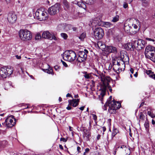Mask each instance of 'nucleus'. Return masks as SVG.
<instances>
[{"instance_id": "nucleus-8", "label": "nucleus", "mask_w": 155, "mask_h": 155, "mask_svg": "<svg viewBox=\"0 0 155 155\" xmlns=\"http://www.w3.org/2000/svg\"><path fill=\"white\" fill-rule=\"evenodd\" d=\"M5 122L7 127L11 128L15 124L16 119L14 118V116L11 115L5 119Z\"/></svg>"}, {"instance_id": "nucleus-46", "label": "nucleus", "mask_w": 155, "mask_h": 155, "mask_svg": "<svg viewBox=\"0 0 155 155\" xmlns=\"http://www.w3.org/2000/svg\"><path fill=\"white\" fill-rule=\"evenodd\" d=\"M61 61L62 62V64L65 67H68V65L65 62L63 61L62 60H61Z\"/></svg>"}, {"instance_id": "nucleus-20", "label": "nucleus", "mask_w": 155, "mask_h": 155, "mask_svg": "<svg viewBox=\"0 0 155 155\" xmlns=\"http://www.w3.org/2000/svg\"><path fill=\"white\" fill-rule=\"evenodd\" d=\"M113 67L114 70L118 74L120 72L124 69H123L122 68L119 66L115 64L114 63V62L113 61Z\"/></svg>"}, {"instance_id": "nucleus-1", "label": "nucleus", "mask_w": 155, "mask_h": 155, "mask_svg": "<svg viewBox=\"0 0 155 155\" xmlns=\"http://www.w3.org/2000/svg\"><path fill=\"white\" fill-rule=\"evenodd\" d=\"M111 80L109 77H101V80L102 84L101 86V94L102 97L101 98V101H102L103 97L106 91V88L109 85V83Z\"/></svg>"}, {"instance_id": "nucleus-55", "label": "nucleus", "mask_w": 155, "mask_h": 155, "mask_svg": "<svg viewBox=\"0 0 155 155\" xmlns=\"http://www.w3.org/2000/svg\"><path fill=\"white\" fill-rule=\"evenodd\" d=\"M50 39H54V40H57V38H56V37L54 36H51V38Z\"/></svg>"}, {"instance_id": "nucleus-57", "label": "nucleus", "mask_w": 155, "mask_h": 155, "mask_svg": "<svg viewBox=\"0 0 155 155\" xmlns=\"http://www.w3.org/2000/svg\"><path fill=\"white\" fill-rule=\"evenodd\" d=\"M85 53V54H87L88 53V51L86 49H84V51H83Z\"/></svg>"}, {"instance_id": "nucleus-17", "label": "nucleus", "mask_w": 155, "mask_h": 155, "mask_svg": "<svg viewBox=\"0 0 155 155\" xmlns=\"http://www.w3.org/2000/svg\"><path fill=\"white\" fill-rule=\"evenodd\" d=\"M134 39H132L130 42L128 43L125 45L126 48L127 50L134 51L135 49Z\"/></svg>"}, {"instance_id": "nucleus-2", "label": "nucleus", "mask_w": 155, "mask_h": 155, "mask_svg": "<svg viewBox=\"0 0 155 155\" xmlns=\"http://www.w3.org/2000/svg\"><path fill=\"white\" fill-rule=\"evenodd\" d=\"M21 39L23 41H27L31 40L32 35L31 32L26 29H21L18 33Z\"/></svg>"}, {"instance_id": "nucleus-61", "label": "nucleus", "mask_w": 155, "mask_h": 155, "mask_svg": "<svg viewBox=\"0 0 155 155\" xmlns=\"http://www.w3.org/2000/svg\"><path fill=\"white\" fill-rule=\"evenodd\" d=\"M144 104V102H142L140 104V106L139 107V108H140L141 107L143 106V105Z\"/></svg>"}, {"instance_id": "nucleus-43", "label": "nucleus", "mask_w": 155, "mask_h": 155, "mask_svg": "<svg viewBox=\"0 0 155 155\" xmlns=\"http://www.w3.org/2000/svg\"><path fill=\"white\" fill-rule=\"evenodd\" d=\"M90 151V149L88 148H87L85 149V151L83 155H86L87 153H88Z\"/></svg>"}, {"instance_id": "nucleus-52", "label": "nucleus", "mask_w": 155, "mask_h": 155, "mask_svg": "<svg viewBox=\"0 0 155 155\" xmlns=\"http://www.w3.org/2000/svg\"><path fill=\"white\" fill-rule=\"evenodd\" d=\"M84 77L85 78H86L87 79H88L89 78H90V76L89 74H85L84 75Z\"/></svg>"}, {"instance_id": "nucleus-60", "label": "nucleus", "mask_w": 155, "mask_h": 155, "mask_svg": "<svg viewBox=\"0 0 155 155\" xmlns=\"http://www.w3.org/2000/svg\"><path fill=\"white\" fill-rule=\"evenodd\" d=\"M15 57L17 59H21V57L20 56H18V55H16L15 56Z\"/></svg>"}, {"instance_id": "nucleus-63", "label": "nucleus", "mask_w": 155, "mask_h": 155, "mask_svg": "<svg viewBox=\"0 0 155 155\" xmlns=\"http://www.w3.org/2000/svg\"><path fill=\"white\" fill-rule=\"evenodd\" d=\"M136 22H137V25H140V22L137 19H136Z\"/></svg>"}, {"instance_id": "nucleus-41", "label": "nucleus", "mask_w": 155, "mask_h": 155, "mask_svg": "<svg viewBox=\"0 0 155 155\" xmlns=\"http://www.w3.org/2000/svg\"><path fill=\"white\" fill-rule=\"evenodd\" d=\"M41 36L39 34H37L35 36V38L36 40H39L41 38Z\"/></svg>"}, {"instance_id": "nucleus-54", "label": "nucleus", "mask_w": 155, "mask_h": 155, "mask_svg": "<svg viewBox=\"0 0 155 155\" xmlns=\"http://www.w3.org/2000/svg\"><path fill=\"white\" fill-rule=\"evenodd\" d=\"M72 29L73 31H78V28L76 27H73Z\"/></svg>"}, {"instance_id": "nucleus-7", "label": "nucleus", "mask_w": 155, "mask_h": 155, "mask_svg": "<svg viewBox=\"0 0 155 155\" xmlns=\"http://www.w3.org/2000/svg\"><path fill=\"white\" fill-rule=\"evenodd\" d=\"M134 43L135 49L137 50H140L143 48L145 47V42L144 40L141 39L138 40L134 39Z\"/></svg>"}, {"instance_id": "nucleus-3", "label": "nucleus", "mask_w": 155, "mask_h": 155, "mask_svg": "<svg viewBox=\"0 0 155 155\" xmlns=\"http://www.w3.org/2000/svg\"><path fill=\"white\" fill-rule=\"evenodd\" d=\"M13 68L10 66L1 68L0 69V75L3 79L5 78L13 73Z\"/></svg>"}, {"instance_id": "nucleus-18", "label": "nucleus", "mask_w": 155, "mask_h": 155, "mask_svg": "<svg viewBox=\"0 0 155 155\" xmlns=\"http://www.w3.org/2000/svg\"><path fill=\"white\" fill-rule=\"evenodd\" d=\"M79 99H73L72 100H68L69 105L72 106L74 107H76L78 104L79 102Z\"/></svg>"}, {"instance_id": "nucleus-42", "label": "nucleus", "mask_w": 155, "mask_h": 155, "mask_svg": "<svg viewBox=\"0 0 155 155\" xmlns=\"http://www.w3.org/2000/svg\"><path fill=\"white\" fill-rule=\"evenodd\" d=\"M98 45L99 46V48L101 47V46L102 45H103V44L104 43V42H102L101 41H99L97 42Z\"/></svg>"}, {"instance_id": "nucleus-27", "label": "nucleus", "mask_w": 155, "mask_h": 155, "mask_svg": "<svg viewBox=\"0 0 155 155\" xmlns=\"http://www.w3.org/2000/svg\"><path fill=\"white\" fill-rule=\"evenodd\" d=\"M63 3L64 6L65 8L68 9L69 8V3L66 0H63Z\"/></svg>"}, {"instance_id": "nucleus-29", "label": "nucleus", "mask_w": 155, "mask_h": 155, "mask_svg": "<svg viewBox=\"0 0 155 155\" xmlns=\"http://www.w3.org/2000/svg\"><path fill=\"white\" fill-rule=\"evenodd\" d=\"M120 60L124 62V64H125V62H129V58L127 55H125V58L124 59Z\"/></svg>"}, {"instance_id": "nucleus-4", "label": "nucleus", "mask_w": 155, "mask_h": 155, "mask_svg": "<svg viewBox=\"0 0 155 155\" xmlns=\"http://www.w3.org/2000/svg\"><path fill=\"white\" fill-rule=\"evenodd\" d=\"M76 57L75 53L72 50L66 51L63 54V59L69 61H73L75 59Z\"/></svg>"}, {"instance_id": "nucleus-6", "label": "nucleus", "mask_w": 155, "mask_h": 155, "mask_svg": "<svg viewBox=\"0 0 155 155\" xmlns=\"http://www.w3.org/2000/svg\"><path fill=\"white\" fill-rule=\"evenodd\" d=\"M104 35V31L101 28H96L94 31V37L97 40H99L102 39Z\"/></svg>"}, {"instance_id": "nucleus-37", "label": "nucleus", "mask_w": 155, "mask_h": 155, "mask_svg": "<svg viewBox=\"0 0 155 155\" xmlns=\"http://www.w3.org/2000/svg\"><path fill=\"white\" fill-rule=\"evenodd\" d=\"M144 125L146 130H147L149 127V124L148 121H146L145 122Z\"/></svg>"}, {"instance_id": "nucleus-19", "label": "nucleus", "mask_w": 155, "mask_h": 155, "mask_svg": "<svg viewBox=\"0 0 155 155\" xmlns=\"http://www.w3.org/2000/svg\"><path fill=\"white\" fill-rule=\"evenodd\" d=\"M124 29L126 32L128 34H131L133 32V28L130 25L125 24L124 25Z\"/></svg>"}, {"instance_id": "nucleus-51", "label": "nucleus", "mask_w": 155, "mask_h": 155, "mask_svg": "<svg viewBox=\"0 0 155 155\" xmlns=\"http://www.w3.org/2000/svg\"><path fill=\"white\" fill-rule=\"evenodd\" d=\"M6 133V131L0 130V134H5Z\"/></svg>"}, {"instance_id": "nucleus-28", "label": "nucleus", "mask_w": 155, "mask_h": 155, "mask_svg": "<svg viewBox=\"0 0 155 155\" xmlns=\"http://www.w3.org/2000/svg\"><path fill=\"white\" fill-rule=\"evenodd\" d=\"M119 132L118 129L116 128H114L113 130V132L112 133V138L116 135Z\"/></svg>"}, {"instance_id": "nucleus-58", "label": "nucleus", "mask_w": 155, "mask_h": 155, "mask_svg": "<svg viewBox=\"0 0 155 155\" xmlns=\"http://www.w3.org/2000/svg\"><path fill=\"white\" fill-rule=\"evenodd\" d=\"M95 47L97 48H99V46L98 45V43L97 42V44H95Z\"/></svg>"}, {"instance_id": "nucleus-26", "label": "nucleus", "mask_w": 155, "mask_h": 155, "mask_svg": "<svg viewBox=\"0 0 155 155\" xmlns=\"http://www.w3.org/2000/svg\"><path fill=\"white\" fill-rule=\"evenodd\" d=\"M103 25L106 28H109L112 26V24L109 22H103Z\"/></svg>"}, {"instance_id": "nucleus-38", "label": "nucleus", "mask_w": 155, "mask_h": 155, "mask_svg": "<svg viewBox=\"0 0 155 155\" xmlns=\"http://www.w3.org/2000/svg\"><path fill=\"white\" fill-rule=\"evenodd\" d=\"M61 36L63 37L64 39H66L68 38L67 35L65 33H62L61 34Z\"/></svg>"}, {"instance_id": "nucleus-32", "label": "nucleus", "mask_w": 155, "mask_h": 155, "mask_svg": "<svg viewBox=\"0 0 155 155\" xmlns=\"http://www.w3.org/2000/svg\"><path fill=\"white\" fill-rule=\"evenodd\" d=\"M119 20V16L117 15L114 17L112 19L111 21L113 22H115L118 21Z\"/></svg>"}, {"instance_id": "nucleus-50", "label": "nucleus", "mask_w": 155, "mask_h": 155, "mask_svg": "<svg viewBox=\"0 0 155 155\" xmlns=\"http://www.w3.org/2000/svg\"><path fill=\"white\" fill-rule=\"evenodd\" d=\"M146 39L147 40H148L149 41H153V42H155V40L153 39H152L150 38H146Z\"/></svg>"}, {"instance_id": "nucleus-31", "label": "nucleus", "mask_w": 155, "mask_h": 155, "mask_svg": "<svg viewBox=\"0 0 155 155\" xmlns=\"http://www.w3.org/2000/svg\"><path fill=\"white\" fill-rule=\"evenodd\" d=\"M95 0H84L86 3L88 5H91L94 3Z\"/></svg>"}, {"instance_id": "nucleus-35", "label": "nucleus", "mask_w": 155, "mask_h": 155, "mask_svg": "<svg viewBox=\"0 0 155 155\" xmlns=\"http://www.w3.org/2000/svg\"><path fill=\"white\" fill-rule=\"evenodd\" d=\"M145 116L142 112L140 113L139 114V119L140 120H143L145 118Z\"/></svg>"}, {"instance_id": "nucleus-10", "label": "nucleus", "mask_w": 155, "mask_h": 155, "mask_svg": "<svg viewBox=\"0 0 155 155\" xmlns=\"http://www.w3.org/2000/svg\"><path fill=\"white\" fill-rule=\"evenodd\" d=\"M59 8L60 4L58 3H56L49 8L48 10V13L51 15H54L59 11Z\"/></svg>"}, {"instance_id": "nucleus-49", "label": "nucleus", "mask_w": 155, "mask_h": 155, "mask_svg": "<svg viewBox=\"0 0 155 155\" xmlns=\"http://www.w3.org/2000/svg\"><path fill=\"white\" fill-rule=\"evenodd\" d=\"M60 140L61 141H63L64 142H66L67 141V140L63 137H61L60 138Z\"/></svg>"}, {"instance_id": "nucleus-15", "label": "nucleus", "mask_w": 155, "mask_h": 155, "mask_svg": "<svg viewBox=\"0 0 155 155\" xmlns=\"http://www.w3.org/2000/svg\"><path fill=\"white\" fill-rule=\"evenodd\" d=\"M113 62H114V63L122 68L123 69H125V64H124V62L121 61L120 59H119L117 57L115 58L113 60Z\"/></svg>"}, {"instance_id": "nucleus-64", "label": "nucleus", "mask_w": 155, "mask_h": 155, "mask_svg": "<svg viewBox=\"0 0 155 155\" xmlns=\"http://www.w3.org/2000/svg\"><path fill=\"white\" fill-rule=\"evenodd\" d=\"M132 25L133 26L134 28V29H137V25L135 24L133 25Z\"/></svg>"}, {"instance_id": "nucleus-25", "label": "nucleus", "mask_w": 155, "mask_h": 155, "mask_svg": "<svg viewBox=\"0 0 155 155\" xmlns=\"http://www.w3.org/2000/svg\"><path fill=\"white\" fill-rule=\"evenodd\" d=\"M116 103V101H114V100H113V101H107L106 103L107 104H108V106L109 107V108L108 109H111V106L112 107H114L115 106V104Z\"/></svg>"}, {"instance_id": "nucleus-62", "label": "nucleus", "mask_w": 155, "mask_h": 155, "mask_svg": "<svg viewBox=\"0 0 155 155\" xmlns=\"http://www.w3.org/2000/svg\"><path fill=\"white\" fill-rule=\"evenodd\" d=\"M81 149V148L79 147H77V150L78 151V153L80 152V150Z\"/></svg>"}, {"instance_id": "nucleus-5", "label": "nucleus", "mask_w": 155, "mask_h": 155, "mask_svg": "<svg viewBox=\"0 0 155 155\" xmlns=\"http://www.w3.org/2000/svg\"><path fill=\"white\" fill-rule=\"evenodd\" d=\"M35 16L40 21H45L48 18L47 14L45 11H42L40 9H38L35 13Z\"/></svg>"}, {"instance_id": "nucleus-34", "label": "nucleus", "mask_w": 155, "mask_h": 155, "mask_svg": "<svg viewBox=\"0 0 155 155\" xmlns=\"http://www.w3.org/2000/svg\"><path fill=\"white\" fill-rule=\"evenodd\" d=\"M147 114L152 118H154L155 117V115L154 114L150 111H148Z\"/></svg>"}, {"instance_id": "nucleus-33", "label": "nucleus", "mask_w": 155, "mask_h": 155, "mask_svg": "<svg viewBox=\"0 0 155 155\" xmlns=\"http://www.w3.org/2000/svg\"><path fill=\"white\" fill-rule=\"evenodd\" d=\"M86 36V34L84 33H83L81 35H80L79 37V38L81 40H83Z\"/></svg>"}, {"instance_id": "nucleus-11", "label": "nucleus", "mask_w": 155, "mask_h": 155, "mask_svg": "<svg viewBox=\"0 0 155 155\" xmlns=\"http://www.w3.org/2000/svg\"><path fill=\"white\" fill-rule=\"evenodd\" d=\"M117 149H119L122 153L124 155H129L131 151L129 148L127 147L126 146L122 145L118 147Z\"/></svg>"}, {"instance_id": "nucleus-56", "label": "nucleus", "mask_w": 155, "mask_h": 155, "mask_svg": "<svg viewBox=\"0 0 155 155\" xmlns=\"http://www.w3.org/2000/svg\"><path fill=\"white\" fill-rule=\"evenodd\" d=\"M112 67V65L111 64H110L108 68V70H111Z\"/></svg>"}, {"instance_id": "nucleus-48", "label": "nucleus", "mask_w": 155, "mask_h": 155, "mask_svg": "<svg viewBox=\"0 0 155 155\" xmlns=\"http://www.w3.org/2000/svg\"><path fill=\"white\" fill-rule=\"evenodd\" d=\"M54 68L55 70L56 71H58V70L60 69V67L58 66V65H56L54 66Z\"/></svg>"}, {"instance_id": "nucleus-9", "label": "nucleus", "mask_w": 155, "mask_h": 155, "mask_svg": "<svg viewBox=\"0 0 155 155\" xmlns=\"http://www.w3.org/2000/svg\"><path fill=\"white\" fill-rule=\"evenodd\" d=\"M155 51V48L151 45L147 46L145 48V57L148 58Z\"/></svg>"}, {"instance_id": "nucleus-24", "label": "nucleus", "mask_w": 155, "mask_h": 155, "mask_svg": "<svg viewBox=\"0 0 155 155\" xmlns=\"http://www.w3.org/2000/svg\"><path fill=\"white\" fill-rule=\"evenodd\" d=\"M48 65L49 66L48 69H43V70L45 72H46L49 74H51L53 75H54V74L52 68H50L49 65Z\"/></svg>"}, {"instance_id": "nucleus-40", "label": "nucleus", "mask_w": 155, "mask_h": 155, "mask_svg": "<svg viewBox=\"0 0 155 155\" xmlns=\"http://www.w3.org/2000/svg\"><path fill=\"white\" fill-rule=\"evenodd\" d=\"M107 47L106 46V45L104 43L102 45L101 47L99 48L100 49L102 50H103L106 49Z\"/></svg>"}, {"instance_id": "nucleus-14", "label": "nucleus", "mask_w": 155, "mask_h": 155, "mask_svg": "<svg viewBox=\"0 0 155 155\" xmlns=\"http://www.w3.org/2000/svg\"><path fill=\"white\" fill-rule=\"evenodd\" d=\"M121 106V104L120 103L116 101L115 106L114 107L111 106V109H108V111L110 114L115 113L116 110L120 108Z\"/></svg>"}, {"instance_id": "nucleus-47", "label": "nucleus", "mask_w": 155, "mask_h": 155, "mask_svg": "<svg viewBox=\"0 0 155 155\" xmlns=\"http://www.w3.org/2000/svg\"><path fill=\"white\" fill-rule=\"evenodd\" d=\"M92 115L93 117V119L95 121H96L97 119V116L94 114H92Z\"/></svg>"}, {"instance_id": "nucleus-45", "label": "nucleus", "mask_w": 155, "mask_h": 155, "mask_svg": "<svg viewBox=\"0 0 155 155\" xmlns=\"http://www.w3.org/2000/svg\"><path fill=\"white\" fill-rule=\"evenodd\" d=\"M128 5L127 3L126 2H124L123 4V7L126 8L128 7Z\"/></svg>"}, {"instance_id": "nucleus-53", "label": "nucleus", "mask_w": 155, "mask_h": 155, "mask_svg": "<svg viewBox=\"0 0 155 155\" xmlns=\"http://www.w3.org/2000/svg\"><path fill=\"white\" fill-rule=\"evenodd\" d=\"M92 123V121L90 120L89 121V128H91V124Z\"/></svg>"}, {"instance_id": "nucleus-39", "label": "nucleus", "mask_w": 155, "mask_h": 155, "mask_svg": "<svg viewBox=\"0 0 155 155\" xmlns=\"http://www.w3.org/2000/svg\"><path fill=\"white\" fill-rule=\"evenodd\" d=\"M85 136L89 140L90 136H91L90 133L89 132H87L85 133Z\"/></svg>"}, {"instance_id": "nucleus-23", "label": "nucleus", "mask_w": 155, "mask_h": 155, "mask_svg": "<svg viewBox=\"0 0 155 155\" xmlns=\"http://www.w3.org/2000/svg\"><path fill=\"white\" fill-rule=\"evenodd\" d=\"M146 73L149 75V77L155 80V74L150 70H146Z\"/></svg>"}, {"instance_id": "nucleus-12", "label": "nucleus", "mask_w": 155, "mask_h": 155, "mask_svg": "<svg viewBox=\"0 0 155 155\" xmlns=\"http://www.w3.org/2000/svg\"><path fill=\"white\" fill-rule=\"evenodd\" d=\"M78 57L77 60L79 62L84 61L87 58V54L84 52L83 51H80L78 52Z\"/></svg>"}, {"instance_id": "nucleus-44", "label": "nucleus", "mask_w": 155, "mask_h": 155, "mask_svg": "<svg viewBox=\"0 0 155 155\" xmlns=\"http://www.w3.org/2000/svg\"><path fill=\"white\" fill-rule=\"evenodd\" d=\"M143 3L148 4L149 0H140Z\"/></svg>"}, {"instance_id": "nucleus-13", "label": "nucleus", "mask_w": 155, "mask_h": 155, "mask_svg": "<svg viewBox=\"0 0 155 155\" xmlns=\"http://www.w3.org/2000/svg\"><path fill=\"white\" fill-rule=\"evenodd\" d=\"M7 18L10 23L13 24L15 22L17 19V17L15 14L10 12L8 15Z\"/></svg>"}, {"instance_id": "nucleus-21", "label": "nucleus", "mask_w": 155, "mask_h": 155, "mask_svg": "<svg viewBox=\"0 0 155 155\" xmlns=\"http://www.w3.org/2000/svg\"><path fill=\"white\" fill-rule=\"evenodd\" d=\"M42 37L43 38L51 39V34L48 31H44L42 34Z\"/></svg>"}, {"instance_id": "nucleus-30", "label": "nucleus", "mask_w": 155, "mask_h": 155, "mask_svg": "<svg viewBox=\"0 0 155 155\" xmlns=\"http://www.w3.org/2000/svg\"><path fill=\"white\" fill-rule=\"evenodd\" d=\"M153 53L148 58V59L151 60L152 61L155 63V51H154Z\"/></svg>"}, {"instance_id": "nucleus-22", "label": "nucleus", "mask_w": 155, "mask_h": 155, "mask_svg": "<svg viewBox=\"0 0 155 155\" xmlns=\"http://www.w3.org/2000/svg\"><path fill=\"white\" fill-rule=\"evenodd\" d=\"M5 89L8 90L11 87L14 88V86L12 85V83L11 82H8L5 83Z\"/></svg>"}, {"instance_id": "nucleus-59", "label": "nucleus", "mask_w": 155, "mask_h": 155, "mask_svg": "<svg viewBox=\"0 0 155 155\" xmlns=\"http://www.w3.org/2000/svg\"><path fill=\"white\" fill-rule=\"evenodd\" d=\"M72 108V107L69 106V105L68 106L66 107V109L68 110H70Z\"/></svg>"}, {"instance_id": "nucleus-16", "label": "nucleus", "mask_w": 155, "mask_h": 155, "mask_svg": "<svg viewBox=\"0 0 155 155\" xmlns=\"http://www.w3.org/2000/svg\"><path fill=\"white\" fill-rule=\"evenodd\" d=\"M105 51L106 54H109L111 53H113L116 54L117 52V48L114 46H107L106 49Z\"/></svg>"}, {"instance_id": "nucleus-36", "label": "nucleus", "mask_w": 155, "mask_h": 155, "mask_svg": "<svg viewBox=\"0 0 155 155\" xmlns=\"http://www.w3.org/2000/svg\"><path fill=\"white\" fill-rule=\"evenodd\" d=\"M125 55H127L125 53H123L122 52H121L120 53V58H119V59H123L125 58Z\"/></svg>"}]
</instances>
